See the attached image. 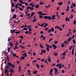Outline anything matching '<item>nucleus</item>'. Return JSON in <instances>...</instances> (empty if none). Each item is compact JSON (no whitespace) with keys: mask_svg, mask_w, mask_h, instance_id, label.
<instances>
[{"mask_svg":"<svg viewBox=\"0 0 76 76\" xmlns=\"http://www.w3.org/2000/svg\"><path fill=\"white\" fill-rule=\"evenodd\" d=\"M59 66V69H61V67H62V66H61V64L60 63H59L58 64H57L56 65V67H58Z\"/></svg>","mask_w":76,"mask_h":76,"instance_id":"nucleus-1","label":"nucleus"},{"mask_svg":"<svg viewBox=\"0 0 76 76\" xmlns=\"http://www.w3.org/2000/svg\"><path fill=\"white\" fill-rule=\"evenodd\" d=\"M7 64L10 67H13V64H12V63L8 62L7 63Z\"/></svg>","mask_w":76,"mask_h":76,"instance_id":"nucleus-2","label":"nucleus"},{"mask_svg":"<svg viewBox=\"0 0 76 76\" xmlns=\"http://www.w3.org/2000/svg\"><path fill=\"white\" fill-rule=\"evenodd\" d=\"M52 47H53V49H56L57 48V46L54 44H53L52 45Z\"/></svg>","mask_w":76,"mask_h":76,"instance_id":"nucleus-3","label":"nucleus"},{"mask_svg":"<svg viewBox=\"0 0 76 76\" xmlns=\"http://www.w3.org/2000/svg\"><path fill=\"white\" fill-rule=\"evenodd\" d=\"M75 47V45H73V49L72 50V55H73L74 54V47Z\"/></svg>","mask_w":76,"mask_h":76,"instance_id":"nucleus-4","label":"nucleus"},{"mask_svg":"<svg viewBox=\"0 0 76 76\" xmlns=\"http://www.w3.org/2000/svg\"><path fill=\"white\" fill-rule=\"evenodd\" d=\"M56 15H53L52 16L51 19H56Z\"/></svg>","mask_w":76,"mask_h":76,"instance_id":"nucleus-5","label":"nucleus"},{"mask_svg":"<svg viewBox=\"0 0 76 76\" xmlns=\"http://www.w3.org/2000/svg\"><path fill=\"white\" fill-rule=\"evenodd\" d=\"M33 2H31V4H30L29 5V6H31V7H34L35 6V4L33 5Z\"/></svg>","mask_w":76,"mask_h":76,"instance_id":"nucleus-6","label":"nucleus"},{"mask_svg":"<svg viewBox=\"0 0 76 76\" xmlns=\"http://www.w3.org/2000/svg\"><path fill=\"white\" fill-rule=\"evenodd\" d=\"M15 31H16V29H12L11 30V33H12V34L13 33H15Z\"/></svg>","mask_w":76,"mask_h":76,"instance_id":"nucleus-7","label":"nucleus"},{"mask_svg":"<svg viewBox=\"0 0 76 76\" xmlns=\"http://www.w3.org/2000/svg\"><path fill=\"white\" fill-rule=\"evenodd\" d=\"M9 71H10V72H11V73H13V72H14V71H13V69L12 68L10 69Z\"/></svg>","mask_w":76,"mask_h":76,"instance_id":"nucleus-8","label":"nucleus"},{"mask_svg":"<svg viewBox=\"0 0 76 76\" xmlns=\"http://www.w3.org/2000/svg\"><path fill=\"white\" fill-rule=\"evenodd\" d=\"M17 16V15L15 14L13 17H12V19H15V18H16V17Z\"/></svg>","mask_w":76,"mask_h":76,"instance_id":"nucleus-9","label":"nucleus"},{"mask_svg":"<svg viewBox=\"0 0 76 76\" xmlns=\"http://www.w3.org/2000/svg\"><path fill=\"white\" fill-rule=\"evenodd\" d=\"M48 61H49L50 63H51V57H50L49 56V58L48 59Z\"/></svg>","mask_w":76,"mask_h":76,"instance_id":"nucleus-10","label":"nucleus"},{"mask_svg":"<svg viewBox=\"0 0 76 76\" xmlns=\"http://www.w3.org/2000/svg\"><path fill=\"white\" fill-rule=\"evenodd\" d=\"M37 72H38L37 71H34L33 72V74H34V75H36Z\"/></svg>","mask_w":76,"mask_h":76,"instance_id":"nucleus-11","label":"nucleus"},{"mask_svg":"<svg viewBox=\"0 0 76 76\" xmlns=\"http://www.w3.org/2000/svg\"><path fill=\"white\" fill-rule=\"evenodd\" d=\"M72 39V38H71V37H69V39H68V42H70V41H71V40Z\"/></svg>","mask_w":76,"mask_h":76,"instance_id":"nucleus-12","label":"nucleus"},{"mask_svg":"<svg viewBox=\"0 0 76 76\" xmlns=\"http://www.w3.org/2000/svg\"><path fill=\"white\" fill-rule=\"evenodd\" d=\"M4 71H5V72H4L5 73H7V72H9V70H8L7 69H5L4 70Z\"/></svg>","mask_w":76,"mask_h":76,"instance_id":"nucleus-13","label":"nucleus"},{"mask_svg":"<svg viewBox=\"0 0 76 76\" xmlns=\"http://www.w3.org/2000/svg\"><path fill=\"white\" fill-rule=\"evenodd\" d=\"M54 70H55V72H56V73H57V72H58V69L55 68L54 69Z\"/></svg>","mask_w":76,"mask_h":76,"instance_id":"nucleus-14","label":"nucleus"},{"mask_svg":"<svg viewBox=\"0 0 76 76\" xmlns=\"http://www.w3.org/2000/svg\"><path fill=\"white\" fill-rule=\"evenodd\" d=\"M39 7V5L37 4L36 5L35 7L36 8V9L38 8Z\"/></svg>","mask_w":76,"mask_h":76,"instance_id":"nucleus-15","label":"nucleus"},{"mask_svg":"<svg viewBox=\"0 0 76 76\" xmlns=\"http://www.w3.org/2000/svg\"><path fill=\"white\" fill-rule=\"evenodd\" d=\"M48 26V24L47 23H45V26H44V28H45L46 26Z\"/></svg>","mask_w":76,"mask_h":76,"instance_id":"nucleus-16","label":"nucleus"},{"mask_svg":"<svg viewBox=\"0 0 76 76\" xmlns=\"http://www.w3.org/2000/svg\"><path fill=\"white\" fill-rule=\"evenodd\" d=\"M34 14H35V12H32V13L30 16L32 17L33 16H34Z\"/></svg>","mask_w":76,"mask_h":76,"instance_id":"nucleus-17","label":"nucleus"},{"mask_svg":"<svg viewBox=\"0 0 76 76\" xmlns=\"http://www.w3.org/2000/svg\"><path fill=\"white\" fill-rule=\"evenodd\" d=\"M68 43H69V42H67V41H65L64 43V44H66H66H67Z\"/></svg>","mask_w":76,"mask_h":76,"instance_id":"nucleus-18","label":"nucleus"},{"mask_svg":"<svg viewBox=\"0 0 76 76\" xmlns=\"http://www.w3.org/2000/svg\"><path fill=\"white\" fill-rule=\"evenodd\" d=\"M19 10H20V11H22V10H23V9L21 8L20 7H19Z\"/></svg>","mask_w":76,"mask_h":76,"instance_id":"nucleus-19","label":"nucleus"},{"mask_svg":"<svg viewBox=\"0 0 76 76\" xmlns=\"http://www.w3.org/2000/svg\"><path fill=\"white\" fill-rule=\"evenodd\" d=\"M58 5H62L63 4V2H60L58 3Z\"/></svg>","mask_w":76,"mask_h":76,"instance_id":"nucleus-20","label":"nucleus"},{"mask_svg":"<svg viewBox=\"0 0 76 76\" xmlns=\"http://www.w3.org/2000/svg\"><path fill=\"white\" fill-rule=\"evenodd\" d=\"M72 5L73 7H76V4L75 3H72Z\"/></svg>","mask_w":76,"mask_h":76,"instance_id":"nucleus-21","label":"nucleus"},{"mask_svg":"<svg viewBox=\"0 0 76 76\" xmlns=\"http://www.w3.org/2000/svg\"><path fill=\"white\" fill-rule=\"evenodd\" d=\"M61 47H62V48H63V47H64V44L63 43H62L61 44Z\"/></svg>","mask_w":76,"mask_h":76,"instance_id":"nucleus-22","label":"nucleus"},{"mask_svg":"<svg viewBox=\"0 0 76 76\" xmlns=\"http://www.w3.org/2000/svg\"><path fill=\"white\" fill-rule=\"evenodd\" d=\"M36 66L37 68H38V69H39V65H38V64H36Z\"/></svg>","mask_w":76,"mask_h":76,"instance_id":"nucleus-23","label":"nucleus"},{"mask_svg":"<svg viewBox=\"0 0 76 76\" xmlns=\"http://www.w3.org/2000/svg\"><path fill=\"white\" fill-rule=\"evenodd\" d=\"M11 6L12 7H15V5H14V3H12L11 4Z\"/></svg>","mask_w":76,"mask_h":76,"instance_id":"nucleus-24","label":"nucleus"},{"mask_svg":"<svg viewBox=\"0 0 76 76\" xmlns=\"http://www.w3.org/2000/svg\"><path fill=\"white\" fill-rule=\"evenodd\" d=\"M56 17H58L57 18L58 19H60V17L58 15H56Z\"/></svg>","mask_w":76,"mask_h":76,"instance_id":"nucleus-25","label":"nucleus"},{"mask_svg":"<svg viewBox=\"0 0 76 76\" xmlns=\"http://www.w3.org/2000/svg\"><path fill=\"white\" fill-rule=\"evenodd\" d=\"M40 46L42 48H44L42 46V44L41 43L40 44Z\"/></svg>","mask_w":76,"mask_h":76,"instance_id":"nucleus-26","label":"nucleus"},{"mask_svg":"<svg viewBox=\"0 0 76 76\" xmlns=\"http://www.w3.org/2000/svg\"><path fill=\"white\" fill-rule=\"evenodd\" d=\"M25 57L22 56V57L20 58V59L21 60H22V59L23 60H24V59H25Z\"/></svg>","mask_w":76,"mask_h":76,"instance_id":"nucleus-27","label":"nucleus"},{"mask_svg":"<svg viewBox=\"0 0 76 76\" xmlns=\"http://www.w3.org/2000/svg\"><path fill=\"white\" fill-rule=\"evenodd\" d=\"M30 9L31 10H34V8L30 7Z\"/></svg>","mask_w":76,"mask_h":76,"instance_id":"nucleus-28","label":"nucleus"},{"mask_svg":"<svg viewBox=\"0 0 76 76\" xmlns=\"http://www.w3.org/2000/svg\"><path fill=\"white\" fill-rule=\"evenodd\" d=\"M18 47L17 46H16L14 48V50H16V49H18Z\"/></svg>","mask_w":76,"mask_h":76,"instance_id":"nucleus-29","label":"nucleus"},{"mask_svg":"<svg viewBox=\"0 0 76 76\" xmlns=\"http://www.w3.org/2000/svg\"><path fill=\"white\" fill-rule=\"evenodd\" d=\"M73 41L74 44H76V41H75V39H73Z\"/></svg>","mask_w":76,"mask_h":76,"instance_id":"nucleus-30","label":"nucleus"},{"mask_svg":"<svg viewBox=\"0 0 76 76\" xmlns=\"http://www.w3.org/2000/svg\"><path fill=\"white\" fill-rule=\"evenodd\" d=\"M44 19H48V16H45L44 17Z\"/></svg>","mask_w":76,"mask_h":76,"instance_id":"nucleus-31","label":"nucleus"},{"mask_svg":"<svg viewBox=\"0 0 76 76\" xmlns=\"http://www.w3.org/2000/svg\"><path fill=\"white\" fill-rule=\"evenodd\" d=\"M7 60L8 61V62H9V60H10V59L9 58V56H7Z\"/></svg>","mask_w":76,"mask_h":76,"instance_id":"nucleus-32","label":"nucleus"},{"mask_svg":"<svg viewBox=\"0 0 76 76\" xmlns=\"http://www.w3.org/2000/svg\"><path fill=\"white\" fill-rule=\"evenodd\" d=\"M48 19L49 20H51V17L50 16H48Z\"/></svg>","mask_w":76,"mask_h":76,"instance_id":"nucleus-33","label":"nucleus"},{"mask_svg":"<svg viewBox=\"0 0 76 76\" xmlns=\"http://www.w3.org/2000/svg\"><path fill=\"white\" fill-rule=\"evenodd\" d=\"M48 33H50L51 31V29H49L48 30Z\"/></svg>","mask_w":76,"mask_h":76,"instance_id":"nucleus-34","label":"nucleus"},{"mask_svg":"<svg viewBox=\"0 0 76 76\" xmlns=\"http://www.w3.org/2000/svg\"><path fill=\"white\" fill-rule=\"evenodd\" d=\"M41 15H42L43 16H45V15H47V14L42 13H41Z\"/></svg>","mask_w":76,"mask_h":76,"instance_id":"nucleus-35","label":"nucleus"},{"mask_svg":"<svg viewBox=\"0 0 76 76\" xmlns=\"http://www.w3.org/2000/svg\"><path fill=\"white\" fill-rule=\"evenodd\" d=\"M10 47H13V43L12 42L10 44Z\"/></svg>","mask_w":76,"mask_h":76,"instance_id":"nucleus-36","label":"nucleus"},{"mask_svg":"<svg viewBox=\"0 0 76 76\" xmlns=\"http://www.w3.org/2000/svg\"><path fill=\"white\" fill-rule=\"evenodd\" d=\"M37 20V19L35 18L33 20V22H35V21H36Z\"/></svg>","mask_w":76,"mask_h":76,"instance_id":"nucleus-37","label":"nucleus"},{"mask_svg":"<svg viewBox=\"0 0 76 76\" xmlns=\"http://www.w3.org/2000/svg\"><path fill=\"white\" fill-rule=\"evenodd\" d=\"M15 34H19L20 33V31H16L15 32Z\"/></svg>","mask_w":76,"mask_h":76,"instance_id":"nucleus-38","label":"nucleus"},{"mask_svg":"<svg viewBox=\"0 0 76 76\" xmlns=\"http://www.w3.org/2000/svg\"><path fill=\"white\" fill-rule=\"evenodd\" d=\"M55 29L56 28H57V29H59V28H60V27L58 26H56L55 27Z\"/></svg>","mask_w":76,"mask_h":76,"instance_id":"nucleus-39","label":"nucleus"},{"mask_svg":"<svg viewBox=\"0 0 76 76\" xmlns=\"http://www.w3.org/2000/svg\"><path fill=\"white\" fill-rule=\"evenodd\" d=\"M51 31L52 32H54V28H53V27L52 28Z\"/></svg>","mask_w":76,"mask_h":76,"instance_id":"nucleus-40","label":"nucleus"},{"mask_svg":"<svg viewBox=\"0 0 76 76\" xmlns=\"http://www.w3.org/2000/svg\"><path fill=\"white\" fill-rule=\"evenodd\" d=\"M53 69H51L50 71V74H51V73H52V72H53Z\"/></svg>","mask_w":76,"mask_h":76,"instance_id":"nucleus-41","label":"nucleus"},{"mask_svg":"<svg viewBox=\"0 0 76 76\" xmlns=\"http://www.w3.org/2000/svg\"><path fill=\"white\" fill-rule=\"evenodd\" d=\"M23 30H25V31H27L28 30V28H23Z\"/></svg>","mask_w":76,"mask_h":76,"instance_id":"nucleus-42","label":"nucleus"},{"mask_svg":"<svg viewBox=\"0 0 76 76\" xmlns=\"http://www.w3.org/2000/svg\"><path fill=\"white\" fill-rule=\"evenodd\" d=\"M25 34H28L29 33V31H25Z\"/></svg>","mask_w":76,"mask_h":76,"instance_id":"nucleus-43","label":"nucleus"},{"mask_svg":"<svg viewBox=\"0 0 76 76\" xmlns=\"http://www.w3.org/2000/svg\"><path fill=\"white\" fill-rule=\"evenodd\" d=\"M73 14H72L71 15V16L70 17V19H73Z\"/></svg>","mask_w":76,"mask_h":76,"instance_id":"nucleus-44","label":"nucleus"},{"mask_svg":"<svg viewBox=\"0 0 76 76\" xmlns=\"http://www.w3.org/2000/svg\"><path fill=\"white\" fill-rule=\"evenodd\" d=\"M19 37L20 38H22V39H23V36H20Z\"/></svg>","mask_w":76,"mask_h":76,"instance_id":"nucleus-45","label":"nucleus"},{"mask_svg":"<svg viewBox=\"0 0 76 76\" xmlns=\"http://www.w3.org/2000/svg\"><path fill=\"white\" fill-rule=\"evenodd\" d=\"M52 67H53L54 66H56V64H53L52 65Z\"/></svg>","mask_w":76,"mask_h":76,"instance_id":"nucleus-46","label":"nucleus"},{"mask_svg":"<svg viewBox=\"0 0 76 76\" xmlns=\"http://www.w3.org/2000/svg\"><path fill=\"white\" fill-rule=\"evenodd\" d=\"M58 43V42L57 41H55L54 42V44H57Z\"/></svg>","mask_w":76,"mask_h":76,"instance_id":"nucleus-47","label":"nucleus"},{"mask_svg":"<svg viewBox=\"0 0 76 76\" xmlns=\"http://www.w3.org/2000/svg\"><path fill=\"white\" fill-rule=\"evenodd\" d=\"M27 56V55L26 53H24V57H26Z\"/></svg>","mask_w":76,"mask_h":76,"instance_id":"nucleus-48","label":"nucleus"},{"mask_svg":"<svg viewBox=\"0 0 76 76\" xmlns=\"http://www.w3.org/2000/svg\"><path fill=\"white\" fill-rule=\"evenodd\" d=\"M46 47H47V48H46V50L47 51H48V45H47V44H46Z\"/></svg>","mask_w":76,"mask_h":76,"instance_id":"nucleus-49","label":"nucleus"},{"mask_svg":"<svg viewBox=\"0 0 76 76\" xmlns=\"http://www.w3.org/2000/svg\"><path fill=\"white\" fill-rule=\"evenodd\" d=\"M40 5H42V4H44V3L42 2H40L39 3Z\"/></svg>","mask_w":76,"mask_h":76,"instance_id":"nucleus-50","label":"nucleus"},{"mask_svg":"<svg viewBox=\"0 0 76 76\" xmlns=\"http://www.w3.org/2000/svg\"><path fill=\"white\" fill-rule=\"evenodd\" d=\"M40 34H44V32L42 31H40Z\"/></svg>","mask_w":76,"mask_h":76,"instance_id":"nucleus-51","label":"nucleus"},{"mask_svg":"<svg viewBox=\"0 0 76 76\" xmlns=\"http://www.w3.org/2000/svg\"><path fill=\"white\" fill-rule=\"evenodd\" d=\"M73 23H74V25H76V21L75 20H74V21Z\"/></svg>","mask_w":76,"mask_h":76,"instance_id":"nucleus-52","label":"nucleus"},{"mask_svg":"<svg viewBox=\"0 0 76 76\" xmlns=\"http://www.w3.org/2000/svg\"><path fill=\"white\" fill-rule=\"evenodd\" d=\"M37 13H39V14H40V15H41V13H42V12H37Z\"/></svg>","mask_w":76,"mask_h":76,"instance_id":"nucleus-53","label":"nucleus"},{"mask_svg":"<svg viewBox=\"0 0 76 76\" xmlns=\"http://www.w3.org/2000/svg\"><path fill=\"white\" fill-rule=\"evenodd\" d=\"M54 54L55 55V56H56L57 55V53H55V52H54Z\"/></svg>","mask_w":76,"mask_h":76,"instance_id":"nucleus-54","label":"nucleus"},{"mask_svg":"<svg viewBox=\"0 0 76 76\" xmlns=\"http://www.w3.org/2000/svg\"><path fill=\"white\" fill-rule=\"evenodd\" d=\"M15 8H16V9H17V8H18V4H16L15 5Z\"/></svg>","mask_w":76,"mask_h":76,"instance_id":"nucleus-55","label":"nucleus"},{"mask_svg":"<svg viewBox=\"0 0 76 76\" xmlns=\"http://www.w3.org/2000/svg\"><path fill=\"white\" fill-rule=\"evenodd\" d=\"M10 48H8V52H9V51H10Z\"/></svg>","mask_w":76,"mask_h":76,"instance_id":"nucleus-56","label":"nucleus"},{"mask_svg":"<svg viewBox=\"0 0 76 76\" xmlns=\"http://www.w3.org/2000/svg\"><path fill=\"white\" fill-rule=\"evenodd\" d=\"M46 39V37H43V39L44 41H45V39Z\"/></svg>","mask_w":76,"mask_h":76,"instance_id":"nucleus-57","label":"nucleus"},{"mask_svg":"<svg viewBox=\"0 0 76 76\" xmlns=\"http://www.w3.org/2000/svg\"><path fill=\"white\" fill-rule=\"evenodd\" d=\"M72 39H73V38H75V35H73L72 36V37H71Z\"/></svg>","mask_w":76,"mask_h":76,"instance_id":"nucleus-58","label":"nucleus"},{"mask_svg":"<svg viewBox=\"0 0 76 76\" xmlns=\"http://www.w3.org/2000/svg\"><path fill=\"white\" fill-rule=\"evenodd\" d=\"M25 5L26 6H28V3H25Z\"/></svg>","mask_w":76,"mask_h":76,"instance_id":"nucleus-59","label":"nucleus"},{"mask_svg":"<svg viewBox=\"0 0 76 76\" xmlns=\"http://www.w3.org/2000/svg\"><path fill=\"white\" fill-rule=\"evenodd\" d=\"M13 56L14 57H16V54L15 53L13 54Z\"/></svg>","mask_w":76,"mask_h":76,"instance_id":"nucleus-60","label":"nucleus"},{"mask_svg":"<svg viewBox=\"0 0 76 76\" xmlns=\"http://www.w3.org/2000/svg\"><path fill=\"white\" fill-rule=\"evenodd\" d=\"M11 10L12 12H15V10L14 9H12V10Z\"/></svg>","mask_w":76,"mask_h":76,"instance_id":"nucleus-61","label":"nucleus"},{"mask_svg":"<svg viewBox=\"0 0 76 76\" xmlns=\"http://www.w3.org/2000/svg\"><path fill=\"white\" fill-rule=\"evenodd\" d=\"M61 15H62V16H63V15H64V12H63L61 13Z\"/></svg>","mask_w":76,"mask_h":76,"instance_id":"nucleus-62","label":"nucleus"},{"mask_svg":"<svg viewBox=\"0 0 76 76\" xmlns=\"http://www.w3.org/2000/svg\"><path fill=\"white\" fill-rule=\"evenodd\" d=\"M62 54L63 55V56H66V53H62Z\"/></svg>","mask_w":76,"mask_h":76,"instance_id":"nucleus-63","label":"nucleus"},{"mask_svg":"<svg viewBox=\"0 0 76 76\" xmlns=\"http://www.w3.org/2000/svg\"><path fill=\"white\" fill-rule=\"evenodd\" d=\"M74 31H73L72 32L74 33H75V32H76V30H73Z\"/></svg>","mask_w":76,"mask_h":76,"instance_id":"nucleus-64","label":"nucleus"}]
</instances>
